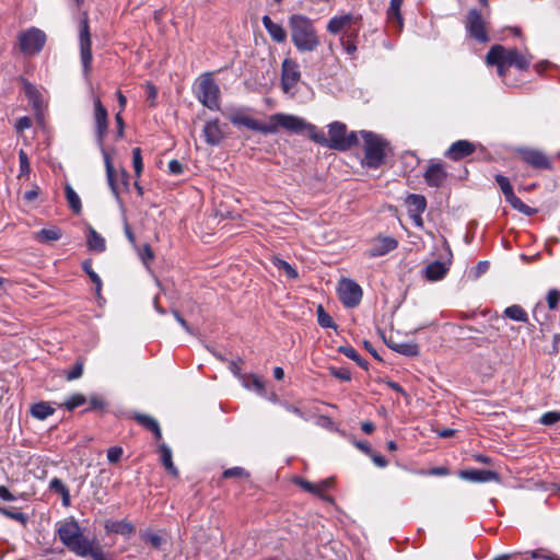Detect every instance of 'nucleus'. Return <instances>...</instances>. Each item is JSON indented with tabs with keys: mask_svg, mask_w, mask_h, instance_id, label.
<instances>
[{
	"mask_svg": "<svg viewBox=\"0 0 560 560\" xmlns=\"http://www.w3.org/2000/svg\"><path fill=\"white\" fill-rule=\"evenodd\" d=\"M57 534L60 541L77 556L86 557L91 553L92 542L83 535L79 523L74 518L59 522Z\"/></svg>",
	"mask_w": 560,
	"mask_h": 560,
	"instance_id": "obj_1",
	"label": "nucleus"
},
{
	"mask_svg": "<svg viewBox=\"0 0 560 560\" xmlns=\"http://www.w3.org/2000/svg\"><path fill=\"white\" fill-rule=\"evenodd\" d=\"M486 61L489 66L498 68V74L504 80L505 70L509 67H516L525 70L529 67L530 59L517 49H506L501 45H494L487 54Z\"/></svg>",
	"mask_w": 560,
	"mask_h": 560,
	"instance_id": "obj_2",
	"label": "nucleus"
},
{
	"mask_svg": "<svg viewBox=\"0 0 560 560\" xmlns=\"http://www.w3.org/2000/svg\"><path fill=\"white\" fill-rule=\"evenodd\" d=\"M267 128L271 131H266V135H273L283 129L291 133L308 135L312 140H315V130L311 124H307L303 118L284 113H277L269 116L267 120Z\"/></svg>",
	"mask_w": 560,
	"mask_h": 560,
	"instance_id": "obj_3",
	"label": "nucleus"
},
{
	"mask_svg": "<svg viewBox=\"0 0 560 560\" xmlns=\"http://www.w3.org/2000/svg\"><path fill=\"white\" fill-rule=\"evenodd\" d=\"M291 36L299 50L312 51L315 47V28L313 21L304 15L290 18Z\"/></svg>",
	"mask_w": 560,
	"mask_h": 560,
	"instance_id": "obj_4",
	"label": "nucleus"
},
{
	"mask_svg": "<svg viewBox=\"0 0 560 560\" xmlns=\"http://www.w3.org/2000/svg\"><path fill=\"white\" fill-rule=\"evenodd\" d=\"M364 148V164L370 168L378 167L385 159L386 142L371 131H361Z\"/></svg>",
	"mask_w": 560,
	"mask_h": 560,
	"instance_id": "obj_5",
	"label": "nucleus"
},
{
	"mask_svg": "<svg viewBox=\"0 0 560 560\" xmlns=\"http://www.w3.org/2000/svg\"><path fill=\"white\" fill-rule=\"evenodd\" d=\"M359 142V135L350 132L347 135L346 126L341 122L329 125L328 137H319L317 133V143H326L328 147L337 150H347Z\"/></svg>",
	"mask_w": 560,
	"mask_h": 560,
	"instance_id": "obj_6",
	"label": "nucleus"
},
{
	"mask_svg": "<svg viewBox=\"0 0 560 560\" xmlns=\"http://www.w3.org/2000/svg\"><path fill=\"white\" fill-rule=\"evenodd\" d=\"M196 95L198 101L210 110L220 109V88L210 73L200 75Z\"/></svg>",
	"mask_w": 560,
	"mask_h": 560,
	"instance_id": "obj_7",
	"label": "nucleus"
},
{
	"mask_svg": "<svg viewBox=\"0 0 560 560\" xmlns=\"http://www.w3.org/2000/svg\"><path fill=\"white\" fill-rule=\"evenodd\" d=\"M102 155L105 164L108 186L117 202L120 203V186H122L125 189H128V174L125 170H121L120 174L116 173L112 156L105 148H102Z\"/></svg>",
	"mask_w": 560,
	"mask_h": 560,
	"instance_id": "obj_8",
	"label": "nucleus"
},
{
	"mask_svg": "<svg viewBox=\"0 0 560 560\" xmlns=\"http://www.w3.org/2000/svg\"><path fill=\"white\" fill-rule=\"evenodd\" d=\"M45 43V33L37 27H30L19 35L20 49L25 55L38 54L43 49Z\"/></svg>",
	"mask_w": 560,
	"mask_h": 560,
	"instance_id": "obj_9",
	"label": "nucleus"
},
{
	"mask_svg": "<svg viewBox=\"0 0 560 560\" xmlns=\"http://www.w3.org/2000/svg\"><path fill=\"white\" fill-rule=\"evenodd\" d=\"M337 291L339 300L347 307H355L362 300L361 287L351 279H341Z\"/></svg>",
	"mask_w": 560,
	"mask_h": 560,
	"instance_id": "obj_10",
	"label": "nucleus"
},
{
	"mask_svg": "<svg viewBox=\"0 0 560 560\" xmlns=\"http://www.w3.org/2000/svg\"><path fill=\"white\" fill-rule=\"evenodd\" d=\"M80 52H81V61L83 66L84 75L88 77L89 72L92 68V43L89 31V23L86 16L81 22L80 34Z\"/></svg>",
	"mask_w": 560,
	"mask_h": 560,
	"instance_id": "obj_11",
	"label": "nucleus"
},
{
	"mask_svg": "<svg viewBox=\"0 0 560 560\" xmlns=\"http://www.w3.org/2000/svg\"><path fill=\"white\" fill-rule=\"evenodd\" d=\"M300 80V70L299 66L290 60L285 59L282 63V77L281 84L282 90L285 94L293 95L295 92V85Z\"/></svg>",
	"mask_w": 560,
	"mask_h": 560,
	"instance_id": "obj_12",
	"label": "nucleus"
},
{
	"mask_svg": "<svg viewBox=\"0 0 560 560\" xmlns=\"http://www.w3.org/2000/svg\"><path fill=\"white\" fill-rule=\"evenodd\" d=\"M466 27L470 36L478 42L486 43L489 40L486 23L481 14L476 9H471L469 11Z\"/></svg>",
	"mask_w": 560,
	"mask_h": 560,
	"instance_id": "obj_13",
	"label": "nucleus"
},
{
	"mask_svg": "<svg viewBox=\"0 0 560 560\" xmlns=\"http://www.w3.org/2000/svg\"><path fill=\"white\" fill-rule=\"evenodd\" d=\"M94 119L96 125V138L100 149L104 148V138L107 133V110L100 98L94 100Z\"/></svg>",
	"mask_w": 560,
	"mask_h": 560,
	"instance_id": "obj_14",
	"label": "nucleus"
},
{
	"mask_svg": "<svg viewBox=\"0 0 560 560\" xmlns=\"http://www.w3.org/2000/svg\"><path fill=\"white\" fill-rule=\"evenodd\" d=\"M398 242L392 236H377L369 249L370 257H381L397 248Z\"/></svg>",
	"mask_w": 560,
	"mask_h": 560,
	"instance_id": "obj_15",
	"label": "nucleus"
},
{
	"mask_svg": "<svg viewBox=\"0 0 560 560\" xmlns=\"http://www.w3.org/2000/svg\"><path fill=\"white\" fill-rule=\"evenodd\" d=\"M476 150V144L468 140H458L452 143V145L445 152V156L453 161L462 160Z\"/></svg>",
	"mask_w": 560,
	"mask_h": 560,
	"instance_id": "obj_16",
	"label": "nucleus"
},
{
	"mask_svg": "<svg viewBox=\"0 0 560 560\" xmlns=\"http://www.w3.org/2000/svg\"><path fill=\"white\" fill-rule=\"evenodd\" d=\"M23 91L25 96L27 97L30 104L32 105L37 119L43 118V109H44V98L42 93L30 82L23 81Z\"/></svg>",
	"mask_w": 560,
	"mask_h": 560,
	"instance_id": "obj_17",
	"label": "nucleus"
},
{
	"mask_svg": "<svg viewBox=\"0 0 560 560\" xmlns=\"http://www.w3.org/2000/svg\"><path fill=\"white\" fill-rule=\"evenodd\" d=\"M446 172L441 163L431 162L424 173L425 183L431 186L439 188L446 179Z\"/></svg>",
	"mask_w": 560,
	"mask_h": 560,
	"instance_id": "obj_18",
	"label": "nucleus"
},
{
	"mask_svg": "<svg viewBox=\"0 0 560 560\" xmlns=\"http://www.w3.org/2000/svg\"><path fill=\"white\" fill-rule=\"evenodd\" d=\"M522 158L527 164L535 168L549 170L551 167L548 156L539 150H523Z\"/></svg>",
	"mask_w": 560,
	"mask_h": 560,
	"instance_id": "obj_19",
	"label": "nucleus"
},
{
	"mask_svg": "<svg viewBox=\"0 0 560 560\" xmlns=\"http://www.w3.org/2000/svg\"><path fill=\"white\" fill-rule=\"evenodd\" d=\"M459 477L472 482H489L499 480L497 472L485 469L462 470L459 472Z\"/></svg>",
	"mask_w": 560,
	"mask_h": 560,
	"instance_id": "obj_20",
	"label": "nucleus"
},
{
	"mask_svg": "<svg viewBox=\"0 0 560 560\" xmlns=\"http://www.w3.org/2000/svg\"><path fill=\"white\" fill-rule=\"evenodd\" d=\"M230 121L235 126H244L250 130L259 131L261 133L266 135V131H271V128H267V121L266 122H258L254 118L247 116V115H240L235 114L230 116Z\"/></svg>",
	"mask_w": 560,
	"mask_h": 560,
	"instance_id": "obj_21",
	"label": "nucleus"
},
{
	"mask_svg": "<svg viewBox=\"0 0 560 560\" xmlns=\"http://www.w3.org/2000/svg\"><path fill=\"white\" fill-rule=\"evenodd\" d=\"M203 136L206 138V142L210 145H218L222 141L224 133L218 119L210 120L205 125Z\"/></svg>",
	"mask_w": 560,
	"mask_h": 560,
	"instance_id": "obj_22",
	"label": "nucleus"
},
{
	"mask_svg": "<svg viewBox=\"0 0 560 560\" xmlns=\"http://www.w3.org/2000/svg\"><path fill=\"white\" fill-rule=\"evenodd\" d=\"M262 24L270 37L277 43H283L287 38V32L279 23L273 22L268 15H264Z\"/></svg>",
	"mask_w": 560,
	"mask_h": 560,
	"instance_id": "obj_23",
	"label": "nucleus"
},
{
	"mask_svg": "<svg viewBox=\"0 0 560 560\" xmlns=\"http://www.w3.org/2000/svg\"><path fill=\"white\" fill-rule=\"evenodd\" d=\"M402 0H390L389 8L387 10V20L393 27L397 31L402 28V16L400 13Z\"/></svg>",
	"mask_w": 560,
	"mask_h": 560,
	"instance_id": "obj_24",
	"label": "nucleus"
},
{
	"mask_svg": "<svg viewBox=\"0 0 560 560\" xmlns=\"http://www.w3.org/2000/svg\"><path fill=\"white\" fill-rule=\"evenodd\" d=\"M448 270V266L442 261H433L429 264L424 270L425 278L430 281H439L443 279Z\"/></svg>",
	"mask_w": 560,
	"mask_h": 560,
	"instance_id": "obj_25",
	"label": "nucleus"
},
{
	"mask_svg": "<svg viewBox=\"0 0 560 560\" xmlns=\"http://www.w3.org/2000/svg\"><path fill=\"white\" fill-rule=\"evenodd\" d=\"M159 452H160L161 462H162V465L164 466V468L173 477H177L178 476V470H177V468L175 467V465L173 463V454H172V450L170 448V446L166 445L165 443H161L159 445Z\"/></svg>",
	"mask_w": 560,
	"mask_h": 560,
	"instance_id": "obj_26",
	"label": "nucleus"
},
{
	"mask_svg": "<svg viewBox=\"0 0 560 560\" xmlns=\"http://www.w3.org/2000/svg\"><path fill=\"white\" fill-rule=\"evenodd\" d=\"M62 236V232L59 228L51 226L47 229H42L38 232L34 233V240L38 243H49L56 242L60 240Z\"/></svg>",
	"mask_w": 560,
	"mask_h": 560,
	"instance_id": "obj_27",
	"label": "nucleus"
},
{
	"mask_svg": "<svg viewBox=\"0 0 560 560\" xmlns=\"http://www.w3.org/2000/svg\"><path fill=\"white\" fill-rule=\"evenodd\" d=\"M353 20V16L351 14H343L340 16H334L328 25L327 30L331 34H339L342 30L348 27Z\"/></svg>",
	"mask_w": 560,
	"mask_h": 560,
	"instance_id": "obj_28",
	"label": "nucleus"
},
{
	"mask_svg": "<svg viewBox=\"0 0 560 560\" xmlns=\"http://www.w3.org/2000/svg\"><path fill=\"white\" fill-rule=\"evenodd\" d=\"M406 205L409 213H423L427 208V200L422 195L410 194L406 198Z\"/></svg>",
	"mask_w": 560,
	"mask_h": 560,
	"instance_id": "obj_29",
	"label": "nucleus"
},
{
	"mask_svg": "<svg viewBox=\"0 0 560 560\" xmlns=\"http://www.w3.org/2000/svg\"><path fill=\"white\" fill-rule=\"evenodd\" d=\"M135 419L141 424L143 425L145 429H148L149 431H151L153 434H154V438L156 440H161L162 439V432H161V428L158 423V421L148 416V415H140V413H137L135 416Z\"/></svg>",
	"mask_w": 560,
	"mask_h": 560,
	"instance_id": "obj_30",
	"label": "nucleus"
},
{
	"mask_svg": "<svg viewBox=\"0 0 560 560\" xmlns=\"http://www.w3.org/2000/svg\"><path fill=\"white\" fill-rule=\"evenodd\" d=\"M86 236V244L89 249L102 253L106 248L105 240L93 228H89Z\"/></svg>",
	"mask_w": 560,
	"mask_h": 560,
	"instance_id": "obj_31",
	"label": "nucleus"
},
{
	"mask_svg": "<svg viewBox=\"0 0 560 560\" xmlns=\"http://www.w3.org/2000/svg\"><path fill=\"white\" fill-rule=\"evenodd\" d=\"M30 412L34 418L45 420L49 416L54 415L55 408H52L48 402L40 401L32 405Z\"/></svg>",
	"mask_w": 560,
	"mask_h": 560,
	"instance_id": "obj_32",
	"label": "nucleus"
},
{
	"mask_svg": "<svg viewBox=\"0 0 560 560\" xmlns=\"http://www.w3.org/2000/svg\"><path fill=\"white\" fill-rule=\"evenodd\" d=\"M389 348L394 351L404 354L406 357H417L419 354V347L415 342H390Z\"/></svg>",
	"mask_w": 560,
	"mask_h": 560,
	"instance_id": "obj_33",
	"label": "nucleus"
},
{
	"mask_svg": "<svg viewBox=\"0 0 560 560\" xmlns=\"http://www.w3.org/2000/svg\"><path fill=\"white\" fill-rule=\"evenodd\" d=\"M49 488L61 495L63 506L67 508L70 505L71 500L69 490L59 478H52L49 482Z\"/></svg>",
	"mask_w": 560,
	"mask_h": 560,
	"instance_id": "obj_34",
	"label": "nucleus"
},
{
	"mask_svg": "<svg viewBox=\"0 0 560 560\" xmlns=\"http://www.w3.org/2000/svg\"><path fill=\"white\" fill-rule=\"evenodd\" d=\"M107 529L115 534L128 537L135 532V526L127 521H117L113 522L110 525H107Z\"/></svg>",
	"mask_w": 560,
	"mask_h": 560,
	"instance_id": "obj_35",
	"label": "nucleus"
},
{
	"mask_svg": "<svg viewBox=\"0 0 560 560\" xmlns=\"http://www.w3.org/2000/svg\"><path fill=\"white\" fill-rule=\"evenodd\" d=\"M504 315L513 320L526 323L528 320V315L525 310L517 305H511L504 310Z\"/></svg>",
	"mask_w": 560,
	"mask_h": 560,
	"instance_id": "obj_36",
	"label": "nucleus"
},
{
	"mask_svg": "<svg viewBox=\"0 0 560 560\" xmlns=\"http://www.w3.org/2000/svg\"><path fill=\"white\" fill-rule=\"evenodd\" d=\"M66 199L69 203V207L72 209L74 213H80L82 209L81 199L79 195L74 191V189L67 185L65 188Z\"/></svg>",
	"mask_w": 560,
	"mask_h": 560,
	"instance_id": "obj_37",
	"label": "nucleus"
},
{
	"mask_svg": "<svg viewBox=\"0 0 560 560\" xmlns=\"http://www.w3.org/2000/svg\"><path fill=\"white\" fill-rule=\"evenodd\" d=\"M515 210L520 211L525 215H534L537 213V209L525 205L515 194L506 200Z\"/></svg>",
	"mask_w": 560,
	"mask_h": 560,
	"instance_id": "obj_38",
	"label": "nucleus"
},
{
	"mask_svg": "<svg viewBox=\"0 0 560 560\" xmlns=\"http://www.w3.org/2000/svg\"><path fill=\"white\" fill-rule=\"evenodd\" d=\"M271 262L278 270L283 271L288 278L294 279L298 277L296 270L285 260L279 257H272Z\"/></svg>",
	"mask_w": 560,
	"mask_h": 560,
	"instance_id": "obj_39",
	"label": "nucleus"
},
{
	"mask_svg": "<svg viewBox=\"0 0 560 560\" xmlns=\"http://www.w3.org/2000/svg\"><path fill=\"white\" fill-rule=\"evenodd\" d=\"M317 324L323 328L337 329L334 318L324 311L322 305H317Z\"/></svg>",
	"mask_w": 560,
	"mask_h": 560,
	"instance_id": "obj_40",
	"label": "nucleus"
},
{
	"mask_svg": "<svg viewBox=\"0 0 560 560\" xmlns=\"http://www.w3.org/2000/svg\"><path fill=\"white\" fill-rule=\"evenodd\" d=\"M340 352H342L347 358L353 360L357 362V364L363 369H368V362L365 360H362L357 350L350 346L347 347H340Z\"/></svg>",
	"mask_w": 560,
	"mask_h": 560,
	"instance_id": "obj_41",
	"label": "nucleus"
},
{
	"mask_svg": "<svg viewBox=\"0 0 560 560\" xmlns=\"http://www.w3.org/2000/svg\"><path fill=\"white\" fill-rule=\"evenodd\" d=\"M495 180H497L498 185L500 186V188L505 197V200H508L510 197H512L514 195L513 188H512L508 177L499 174L495 176Z\"/></svg>",
	"mask_w": 560,
	"mask_h": 560,
	"instance_id": "obj_42",
	"label": "nucleus"
},
{
	"mask_svg": "<svg viewBox=\"0 0 560 560\" xmlns=\"http://www.w3.org/2000/svg\"><path fill=\"white\" fill-rule=\"evenodd\" d=\"M86 401V398L83 394L77 393L71 395L65 402L63 406L69 410H73L74 408L82 406Z\"/></svg>",
	"mask_w": 560,
	"mask_h": 560,
	"instance_id": "obj_43",
	"label": "nucleus"
},
{
	"mask_svg": "<svg viewBox=\"0 0 560 560\" xmlns=\"http://www.w3.org/2000/svg\"><path fill=\"white\" fill-rule=\"evenodd\" d=\"M135 249L138 252L140 259L145 266L154 259V253L149 244H144L141 248L137 245Z\"/></svg>",
	"mask_w": 560,
	"mask_h": 560,
	"instance_id": "obj_44",
	"label": "nucleus"
},
{
	"mask_svg": "<svg viewBox=\"0 0 560 560\" xmlns=\"http://www.w3.org/2000/svg\"><path fill=\"white\" fill-rule=\"evenodd\" d=\"M332 483H334L332 478L325 479L322 482L317 483V500L320 499V500L327 501L329 503H332V499L330 497L324 494V491L327 488L331 487Z\"/></svg>",
	"mask_w": 560,
	"mask_h": 560,
	"instance_id": "obj_45",
	"label": "nucleus"
},
{
	"mask_svg": "<svg viewBox=\"0 0 560 560\" xmlns=\"http://www.w3.org/2000/svg\"><path fill=\"white\" fill-rule=\"evenodd\" d=\"M132 165L137 177H140L142 170H143V163H142V154L140 148H135L132 150Z\"/></svg>",
	"mask_w": 560,
	"mask_h": 560,
	"instance_id": "obj_46",
	"label": "nucleus"
},
{
	"mask_svg": "<svg viewBox=\"0 0 560 560\" xmlns=\"http://www.w3.org/2000/svg\"><path fill=\"white\" fill-rule=\"evenodd\" d=\"M19 161H20L19 177L27 176L31 172V167H30L28 156L23 150H20V152H19Z\"/></svg>",
	"mask_w": 560,
	"mask_h": 560,
	"instance_id": "obj_47",
	"label": "nucleus"
},
{
	"mask_svg": "<svg viewBox=\"0 0 560 560\" xmlns=\"http://www.w3.org/2000/svg\"><path fill=\"white\" fill-rule=\"evenodd\" d=\"M560 421V412L559 411H548L544 413L539 420V422L544 425H552Z\"/></svg>",
	"mask_w": 560,
	"mask_h": 560,
	"instance_id": "obj_48",
	"label": "nucleus"
},
{
	"mask_svg": "<svg viewBox=\"0 0 560 560\" xmlns=\"http://www.w3.org/2000/svg\"><path fill=\"white\" fill-rule=\"evenodd\" d=\"M83 269L90 276L92 282L95 284L97 294H100L101 289H102V280H101L100 276L95 271L92 270V268L90 267V265L88 262L83 264Z\"/></svg>",
	"mask_w": 560,
	"mask_h": 560,
	"instance_id": "obj_49",
	"label": "nucleus"
},
{
	"mask_svg": "<svg viewBox=\"0 0 560 560\" xmlns=\"http://www.w3.org/2000/svg\"><path fill=\"white\" fill-rule=\"evenodd\" d=\"M246 387L249 389H254L259 395H264L265 393V382L256 375L252 377L250 383L246 384Z\"/></svg>",
	"mask_w": 560,
	"mask_h": 560,
	"instance_id": "obj_50",
	"label": "nucleus"
},
{
	"mask_svg": "<svg viewBox=\"0 0 560 560\" xmlns=\"http://www.w3.org/2000/svg\"><path fill=\"white\" fill-rule=\"evenodd\" d=\"M560 302V291L557 289H551L547 293V303L550 310H556Z\"/></svg>",
	"mask_w": 560,
	"mask_h": 560,
	"instance_id": "obj_51",
	"label": "nucleus"
},
{
	"mask_svg": "<svg viewBox=\"0 0 560 560\" xmlns=\"http://www.w3.org/2000/svg\"><path fill=\"white\" fill-rule=\"evenodd\" d=\"M330 373L340 381L348 382L351 380V373L346 368H330Z\"/></svg>",
	"mask_w": 560,
	"mask_h": 560,
	"instance_id": "obj_52",
	"label": "nucleus"
},
{
	"mask_svg": "<svg viewBox=\"0 0 560 560\" xmlns=\"http://www.w3.org/2000/svg\"><path fill=\"white\" fill-rule=\"evenodd\" d=\"M145 91H147V101L149 102V105L151 107L156 105V98H158V90L152 83L145 84Z\"/></svg>",
	"mask_w": 560,
	"mask_h": 560,
	"instance_id": "obj_53",
	"label": "nucleus"
},
{
	"mask_svg": "<svg viewBox=\"0 0 560 560\" xmlns=\"http://www.w3.org/2000/svg\"><path fill=\"white\" fill-rule=\"evenodd\" d=\"M122 448L120 446H113L107 451V459L109 463H117L122 456Z\"/></svg>",
	"mask_w": 560,
	"mask_h": 560,
	"instance_id": "obj_54",
	"label": "nucleus"
},
{
	"mask_svg": "<svg viewBox=\"0 0 560 560\" xmlns=\"http://www.w3.org/2000/svg\"><path fill=\"white\" fill-rule=\"evenodd\" d=\"M143 539L150 542L154 548L159 549L163 542V539L160 535L155 533H147L143 535Z\"/></svg>",
	"mask_w": 560,
	"mask_h": 560,
	"instance_id": "obj_55",
	"label": "nucleus"
},
{
	"mask_svg": "<svg viewBox=\"0 0 560 560\" xmlns=\"http://www.w3.org/2000/svg\"><path fill=\"white\" fill-rule=\"evenodd\" d=\"M0 513L2 515H4V516H7L9 518H12V520H15V521H20V522H24L25 521V516H24L23 513L10 511L7 508L0 506Z\"/></svg>",
	"mask_w": 560,
	"mask_h": 560,
	"instance_id": "obj_56",
	"label": "nucleus"
},
{
	"mask_svg": "<svg viewBox=\"0 0 560 560\" xmlns=\"http://www.w3.org/2000/svg\"><path fill=\"white\" fill-rule=\"evenodd\" d=\"M248 474L241 467H233L230 469H226L223 472L224 478H231V477H247Z\"/></svg>",
	"mask_w": 560,
	"mask_h": 560,
	"instance_id": "obj_57",
	"label": "nucleus"
},
{
	"mask_svg": "<svg viewBox=\"0 0 560 560\" xmlns=\"http://www.w3.org/2000/svg\"><path fill=\"white\" fill-rule=\"evenodd\" d=\"M83 373V364L81 362H77L72 370L67 374V378L69 381H73L79 378Z\"/></svg>",
	"mask_w": 560,
	"mask_h": 560,
	"instance_id": "obj_58",
	"label": "nucleus"
},
{
	"mask_svg": "<svg viewBox=\"0 0 560 560\" xmlns=\"http://www.w3.org/2000/svg\"><path fill=\"white\" fill-rule=\"evenodd\" d=\"M294 482L299 485L304 491L308 493H315V485L304 480L303 478L296 477Z\"/></svg>",
	"mask_w": 560,
	"mask_h": 560,
	"instance_id": "obj_59",
	"label": "nucleus"
},
{
	"mask_svg": "<svg viewBox=\"0 0 560 560\" xmlns=\"http://www.w3.org/2000/svg\"><path fill=\"white\" fill-rule=\"evenodd\" d=\"M31 126H32V120L27 116L19 118L15 122V128L20 132L24 131L25 129H28Z\"/></svg>",
	"mask_w": 560,
	"mask_h": 560,
	"instance_id": "obj_60",
	"label": "nucleus"
},
{
	"mask_svg": "<svg viewBox=\"0 0 560 560\" xmlns=\"http://www.w3.org/2000/svg\"><path fill=\"white\" fill-rule=\"evenodd\" d=\"M168 170L172 174L174 175H179L183 173V165L180 162H178L177 160H172L170 163H168Z\"/></svg>",
	"mask_w": 560,
	"mask_h": 560,
	"instance_id": "obj_61",
	"label": "nucleus"
},
{
	"mask_svg": "<svg viewBox=\"0 0 560 560\" xmlns=\"http://www.w3.org/2000/svg\"><path fill=\"white\" fill-rule=\"evenodd\" d=\"M115 120H116V124H117V138H122L124 137L125 124H124V119H122V116H121L120 112H118L116 114Z\"/></svg>",
	"mask_w": 560,
	"mask_h": 560,
	"instance_id": "obj_62",
	"label": "nucleus"
},
{
	"mask_svg": "<svg viewBox=\"0 0 560 560\" xmlns=\"http://www.w3.org/2000/svg\"><path fill=\"white\" fill-rule=\"evenodd\" d=\"M124 231H125L126 237L128 238V241L130 242L132 247L137 248L136 236L127 222H125Z\"/></svg>",
	"mask_w": 560,
	"mask_h": 560,
	"instance_id": "obj_63",
	"label": "nucleus"
},
{
	"mask_svg": "<svg viewBox=\"0 0 560 560\" xmlns=\"http://www.w3.org/2000/svg\"><path fill=\"white\" fill-rule=\"evenodd\" d=\"M104 407V401L98 396H92L90 398V408L89 409H101Z\"/></svg>",
	"mask_w": 560,
	"mask_h": 560,
	"instance_id": "obj_64",
	"label": "nucleus"
}]
</instances>
